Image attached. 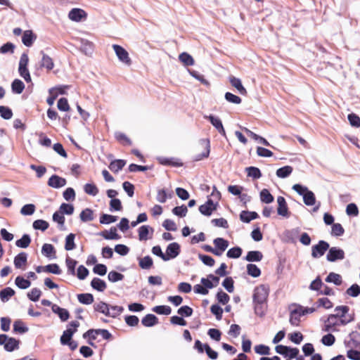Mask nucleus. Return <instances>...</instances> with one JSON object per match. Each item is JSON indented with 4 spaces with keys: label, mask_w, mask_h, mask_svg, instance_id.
I'll return each instance as SVG.
<instances>
[{
    "label": "nucleus",
    "mask_w": 360,
    "mask_h": 360,
    "mask_svg": "<svg viewBox=\"0 0 360 360\" xmlns=\"http://www.w3.org/2000/svg\"><path fill=\"white\" fill-rule=\"evenodd\" d=\"M15 46L12 42H6L0 47V53H13Z\"/></svg>",
    "instance_id": "obj_61"
},
{
    "label": "nucleus",
    "mask_w": 360,
    "mask_h": 360,
    "mask_svg": "<svg viewBox=\"0 0 360 360\" xmlns=\"http://www.w3.org/2000/svg\"><path fill=\"white\" fill-rule=\"evenodd\" d=\"M153 165H139L135 163H131L129 165L128 169L130 172H146L149 169H152Z\"/></svg>",
    "instance_id": "obj_43"
},
{
    "label": "nucleus",
    "mask_w": 360,
    "mask_h": 360,
    "mask_svg": "<svg viewBox=\"0 0 360 360\" xmlns=\"http://www.w3.org/2000/svg\"><path fill=\"white\" fill-rule=\"evenodd\" d=\"M112 49L117 56L118 59L123 63L130 65L131 60L129 56L128 52L120 45L113 44Z\"/></svg>",
    "instance_id": "obj_7"
},
{
    "label": "nucleus",
    "mask_w": 360,
    "mask_h": 360,
    "mask_svg": "<svg viewBox=\"0 0 360 360\" xmlns=\"http://www.w3.org/2000/svg\"><path fill=\"white\" fill-rule=\"evenodd\" d=\"M245 171L248 176L252 177L253 179H258L262 176L261 170L257 167L250 166L246 167Z\"/></svg>",
    "instance_id": "obj_39"
},
{
    "label": "nucleus",
    "mask_w": 360,
    "mask_h": 360,
    "mask_svg": "<svg viewBox=\"0 0 360 360\" xmlns=\"http://www.w3.org/2000/svg\"><path fill=\"white\" fill-rule=\"evenodd\" d=\"M260 200L263 203L269 204L274 202V197L270 193L267 188H264L260 191L259 193Z\"/></svg>",
    "instance_id": "obj_35"
},
{
    "label": "nucleus",
    "mask_w": 360,
    "mask_h": 360,
    "mask_svg": "<svg viewBox=\"0 0 360 360\" xmlns=\"http://www.w3.org/2000/svg\"><path fill=\"white\" fill-rule=\"evenodd\" d=\"M27 254L25 252L18 253L13 260L14 266L16 269H20L27 262Z\"/></svg>",
    "instance_id": "obj_23"
},
{
    "label": "nucleus",
    "mask_w": 360,
    "mask_h": 360,
    "mask_svg": "<svg viewBox=\"0 0 360 360\" xmlns=\"http://www.w3.org/2000/svg\"><path fill=\"white\" fill-rule=\"evenodd\" d=\"M93 43L88 40H82L80 50L86 55L91 54L93 52Z\"/></svg>",
    "instance_id": "obj_59"
},
{
    "label": "nucleus",
    "mask_w": 360,
    "mask_h": 360,
    "mask_svg": "<svg viewBox=\"0 0 360 360\" xmlns=\"http://www.w3.org/2000/svg\"><path fill=\"white\" fill-rule=\"evenodd\" d=\"M141 323L146 327H152L158 323V319L154 314H148L141 319Z\"/></svg>",
    "instance_id": "obj_28"
},
{
    "label": "nucleus",
    "mask_w": 360,
    "mask_h": 360,
    "mask_svg": "<svg viewBox=\"0 0 360 360\" xmlns=\"http://www.w3.org/2000/svg\"><path fill=\"white\" fill-rule=\"evenodd\" d=\"M172 212L174 215L181 218L186 215L188 212V208L185 205H182L181 206H176L174 207Z\"/></svg>",
    "instance_id": "obj_58"
},
{
    "label": "nucleus",
    "mask_w": 360,
    "mask_h": 360,
    "mask_svg": "<svg viewBox=\"0 0 360 360\" xmlns=\"http://www.w3.org/2000/svg\"><path fill=\"white\" fill-rule=\"evenodd\" d=\"M57 108L60 111H68L70 109V108L68 99L65 97L59 98L57 102Z\"/></svg>",
    "instance_id": "obj_62"
},
{
    "label": "nucleus",
    "mask_w": 360,
    "mask_h": 360,
    "mask_svg": "<svg viewBox=\"0 0 360 360\" xmlns=\"http://www.w3.org/2000/svg\"><path fill=\"white\" fill-rule=\"evenodd\" d=\"M139 265L142 269H149L153 265V260L149 255L139 258Z\"/></svg>",
    "instance_id": "obj_38"
},
{
    "label": "nucleus",
    "mask_w": 360,
    "mask_h": 360,
    "mask_svg": "<svg viewBox=\"0 0 360 360\" xmlns=\"http://www.w3.org/2000/svg\"><path fill=\"white\" fill-rule=\"evenodd\" d=\"M157 160L160 165L172 167H182L183 162L180 159L176 158L157 157Z\"/></svg>",
    "instance_id": "obj_13"
},
{
    "label": "nucleus",
    "mask_w": 360,
    "mask_h": 360,
    "mask_svg": "<svg viewBox=\"0 0 360 360\" xmlns=\"http://www.w3.org/2000/svg\"><path fill=\"white\" fill-rule=\"evenodd\" d=\"M198 210L204 216L210 217L212 215V212L211 210V207L210 205L208 198L207 199V201L204 204L199 206Z\"/></svg>",
    "instance_id": "obj_60"
},
{
    "label": "nucleus",
    "mask_w": 360,
    "mask_h": 360,
    "mask_svg": "<svg viewBox=\"0 0 360 360\" xmlns=\"http://www.w3.org/2000/svg\"><path fill=\"white\" fill-rule=\"evenodd\" d=\"M200 144L204 148L202 153L193 156V161L198 162L205 158H207L210 153V141L209 139H202L200 140Z\"/></svg>",
    "instance_id": "obj_6"
},
{
    "label": "nucleus",
    "mask_w": 360,
    "mask_h": 360,
    "mask_svg": "<svg viewBox=\"0 0 360 360\" xmlns=\"http://www.w3.org/2000/svg\"><path fill=\"white\" fill-rule=\"evenodd\" d=\"M351 322V319L340 320L335 314H330L328 316L327 320L324 323V331H336V326L340 325H347Z\"/></svg>",
    "instance_id": "obj_1"
},
{
    "label": "nucleus",
    "mask_w": 360,
    "mask_h": 360,
    "mask_svg": "<svg viewBox=\"0 0 360 360\" xmlns=\"http://www.w3.org/2000/svg\"><path fill=\"white\" fill-rule=\"evenodd\" d=\"M268 294H253V300L256 303L255 311L257 313L258 305L264 304L267 300Z\"/></svg>",
    "instance_id": "obj_49"
},
{
    "label": "nucleus",
    "mask_w": 360,
    "mask_h": 360,
    "mask_svg": "<svg viewBox=\"0 0 360 360\" xmlns=\"http://www.w3.org/2000/svg\"><path fill=\"white\" fill-rule=\"evenodd\" d=\"M179 60L181 63H182L185 66H191L194 65L195 60L191 55L188 53L187 52H183L179 54Z\"/></svg>",
    "instance_id": "obj_36"
},
{
    "label": "nucleus",
    "mask_w": 360,
    "mask_h": 360,
    "mask_svg": "<svg viewBox=\"0 0 360 360\" xmlns=\"http://www.w3.org/2000/svg\"><path fill=\"white\" fill-rule=\"evenodd\" d=\"M77 277L79 280H84L89 274V269L84 265L81 264L78 266L77 270Z\"/></svg>",
    "instance_id": "obj_63"
},
{
    "label": "nucleus",
    "mask_w": 360,
    "mask_h": 360,
    "mask_svg": "<svg viewBox=\"0 0 360 360\" xmlns=\"http://www.w3.org/2000/svg\"><path fill=\"white\" fill-rule=\"evenodd\" d=\"M348 121L351 126L358 128L360 127V117L358 115L352 112L347 115Z\"/></svg>",
    "instance_id": "obj_64"
},
{
    "label": "nucleus",
    "mask_w": 360,
    "mask_h": 360,
    "mask_svg": "<svg viewBox=\"0 0 360 360\" xmlns=\"http://www.w3.org/2000/svg\"><path fill=\"white\" fill-rule=\"evenodd\" d=\"M126 160L117 159L110 162L109 169L114 173H117L123 169L126 165Z\"/></svg>",
    "instance_id": "obj_25"
},
{
    "label": "nucleus",
    "mask_w": 360,
    "mask_h": 360,
    "mask_svg": "<svg viewBox=\"0 0 360 360\" xmlns=\"http://www.w3.org/2000/svg\"><path fill=\"white\" fill-rule=\"evenodd\" d=\"M13 115V111L9 107L0 105V116L1 118L4 120H10L12 118Z\"/></svg>",
    "instance_id": "obj_57"
},
{
    "label": "nucleus",
    "mask_w": 360,
    "mask_h": 360,
    "mask_svg": "<svg viewBox=\"0 0 360 360\" xmlns=\"http://www.w3.org/2000/svg\"><path fill=\"white\" fill-rule=\"evenodd\" d=\"M349 310V307L347 306H338L335 309L336 311L335 315L340 319H351V322L354 320V316L351 314H347Z\"/></svg>",
    "instance_id": "obj_17"
},
{
    "label": "nucleus",
    "mask_w": 360,
    "mask_h": 360,
    "mask_svg": "<svg viewBox=\"0 0 360 360\" xmlns=\"http://www.w3.org/2000/svg\"><path fill=\"white\" fill-rule=\"evenodd\" d=\"M15 284L18 288L25 290L31 285V282L22 276H18L15 279Z\"/></svg>",
    "instance_id": "obj_32"
},
{
    "label": "nucleus",
    "mask_w": 360,
    "mask_h": 360,
    "mask_svg": "<svg viewBox=\"0 0 360 360\" xmlns=\"http://www.w3.org/2000/svg\"><path fill=\"white\" fill-rule=\"evenodd\" d=\"M300 228H295L290 230H286L284 232V236L286 238L287 242L295 243H296L299 235L300 233Z\"/></svg>",
    "instance_id": "obj_20"
},
{
    "label": "nucleus",
    "mask_w": 360,
    "mask_h": 360,
    "mask_svg": "<svg viewBox=\"0 0 360 360\" xmlns=\"http://www.w3.org/2000/svg\"><path fill=\"white\" fill-rule=\"evenodd\" d=\"M247 273L253 278H257L261 275V270L256 264H248L247 265Z\"/></svg>",
    "instance_id": "obj_46"
},
{
    "label": "nucleus",
    "mask_w": 360,
    "mask_h": 360,
    "mask_svg": "<svg viewBox=\"0 0 360 360\" xmlns=\"http://www.w3.org/2000/svg\"><path fill=\"white\" fill-rule=\"evenodd\" d=\"M204 117L210 121L212 125L221 136L226 137V131L224 128L222 122L219 117L212 114L210 115H205Z\"/></svg>",
    "instance_id": "obj_9"
},
{
    "label": "nucleus",
    "mask_w": 360,
    "mask_h": 360,
    "mask_svg": "<svg viewBox=\"0 0 360 360\" xmlns=\"http://www.w3.org/2000/svg\"><path fill=\"white\" fill-rule=\"evenodd\" d=\"M329 243L323 240H320L317 244L311 247V257L314 259L323 256L329 249Z\"/></svg>",
    "instance_id": "obj_2"
},
{
    "label": "nucleus",
    "mask_w": 360,
    "mask_h": 360,
    "mask_svg": "<svg viewBox=\"0 0 360 360\" xmlns=\"http://www.w3.org/2000/svg\"><path fill=\"white\" fill-rule=\"evenodd\" d=\"M31 237L29 234L25 233L22 236L15 241V245L20 248H27L31 243Z\"/></svg>",
    "instance_id": "obj_37"
},
{
    "label": "nucleus",
    "mask_w": 360,
    "mask_h": 360,
    "mask_svg": "<svg viewBox=\"0 0 360 360\" xmlns=\"http://www.w3.org/2000/svg\"><path fill=\"white\" fill-rule=\"evenodd\" d=\"M345 233V229L341 224L335 223L331 227V235L336 237L342 236Z\"/></svg>",
    "instance_id": "obj_53"
},
{
    "label": "nucleus",
    "mask_w": 360,
    "mask_h": 360,
    "mask_svg": "<svg viewBox=\"0 0 360 360\" xmlns=\"http://www.w3.org/2000/svg\"><path fill=\"white\" fill-rule=\"evenodd\" d=\"M224 98L227 102L233 104L238 105L242 102L240 97L229 91L225 93Z\"/></svg>",
    "instance_id": "obj_51"
},
{
    "label": "nucleus",
    "mask_w": 360,
    "mask_h": 360,
    "mask_svg": "<svg viewBox=\"0 0 360 360\" xmlns=\"http://www.w3.org/2000/svg\"><path fill=\"white\" fill-rule=\"evenodd\" d=\"M36 207L34 204H26L20 209V214L24 216H30L35 212Z\"/></svg>",
    "instance_id": "obj_56"
},
{
    "label": "nucleus",
    "mask_w": 360,
    "mask_h": 360,
    "mask_svg": "<svg viewBox=\"0 0 360 360\" xmlns=\"http://www.w3.org/2000/svg\"><path fill=\"white\" fill-rule=\"evenodd\" d=\"M214 245L215 255L221 256L229 247V243L224 238H216L213 240Z\"/></svg>",
    "instance_id": "obj_10"
},
{
    "label": "nucleus",
    "mask_w": 360,
    "mask_h": 360,
    "mask_svg": "<svg viewBox=\"0 0 360 360\" xmlns=\"http://www.w3.org/2000/svg\"><path fill=\"white\" fill-rule=\"evenodd\" d=\"M240 219L242 222L248 224L251 221L257 219L259 217L255 211L243 210L240 213Z\"/></svg>",
    "instance_id": "obj_15"
},
{
    "label": "nucleus",
    "mask_w": 360,
    "mask_h": 360,
    "mask_svg": "<svg viewBox=\"0 0 360 360\" xmlns=\"http://www.w3.org/2000/svg\"><path fill=\"white\" fill-rule=\"evenodd\" d=\"M53 312L58 314L62 321H67L70 317L68 311L65 309L61 308L57 304H53L51 307Z\"/></svg>",
    "instance_id": "obj_26"
},
{
    "label": "nucleus",
    "mask_w": 360,
    "mask_h": 360,
    "mask_svg": "<svg viewBox=\"0 0 360 360\" xmlns=\"http://www.w3.org/2000/svg\"><path fill=\"white\" fill-rule=\"evenodd\" d=\"M242 253H243L242 248L239 246H235V247L230 248L227 251L226 256H227V257L231 258V259H238L242 255Z\"/></svg>",
    "instance_id": "obj_41"
},
{
    "label": "nucleus",
    "mask_w": 360,
    "mask_h": 360,
    "mask_svg": "<svg viewBox=\"0 0 360 360\" xmlns=\"http://www.w3.org/2000/svg\"><path fill=\"white\" fill-rule=\"evenodd\" d=\"M138 233L139 240H147L152 237L154 229L149 225H142L139 228Z\"/></svg>",
    "instance_id": "obj_12"
},
{
    "label": "nucleus",
    "mask_w": 360,
    "mask_h": 360,
    "mask_svg": "<svg viewBox=\"0 0 360 360\" xmlns=\"http://www.w3.org/2000/svg\"><path fill=\"white\" fill-rule=\"evenodd\" d=\"M36 39L37 36L32 30H26L22 34V42L25 46L30 47L32 46Z\"/></svg>",
    "instance_id": "obj_21"
},
{
    "label": "nucleus",
    "mask_w": 360,
    "mask_h": 360,
    "mask_svg": "<svg viewBox=\"0 0 360 360\" xmlns=\"http://www.w3.org/2000/svg\"><path fill=\"white\" fill-rule=\"evenodd\" d=\"M86 13L82 8H72L69 13L68 18L75 22H80L83 18H86Z\"/></svg>",
    "instance_id": "obj_14"
},
{
    "label": "nucleus",
    "mask_w": 360,
    "mask_h": 360,
    "mask_svg": "<svg viewBox=\"0 0 360 360\" xmlns=\"http://www.w3.org/2000/svg\"><path fill=\"white\" fill-rule=\"evenodd\" d=\"M345 257V252L338 247H332L328 250L326 259L330 262H335L338 260H342Z\"/></svg>",
    "instance_id": "obj_3"
},
{
    "label": "nucleus",
    "mask_w": 360,
    "mask_h": 360,
    "mask_svg": "<svg viewBox=\"0 0 360 360\" xmlns=\"http://www.w3.org/2000/svg\"><path fill=\"white\" fill-rule=\"evenodd\" d=\"M79 218L83 222L93 221L94 219V210L91 208H85L80 212Z\"/></svg>",
    "instance_id": "obj_33"
},
{
    "label": "nucleus",
    "mask_w": 360,
    "mask_h": 360,
    "mask_svg": "<svg viewBox=\"0 0 360 360\" xmlns=\"http://www.w3.org/2000/svg\"><path fill=\"white\" fill-rule=\"evenodd\" d=\"M152 311L158 314L169 315L172 312V309L167 305H158L153 307Z\"/></svg>",
    "instance_id": "obj_48"
},
{
    "label": "nucleus",
    "mask_w": 360,
    "mask_h": 360,
    "mask_svg": "<svg viewBox=\"0 0 360 360\" xmlns=\"http://www.w3.org/2000/svg\"><path fill=\"white\" fill-rule=\"evenodd\" d=\"M181 252V246L176 242L169 243L166 248L165 251V262L176 258Z\"/></svg>",
    "instance_id": "obj_5"
},
{
    "label": "nucleus",
    "mask_w": 360,
    "mask_h": 360,
    "mask_svg": "<svg viewBox=\"0 0 360 360\" xmlns=\"http://www.w3.org/2000/svg\"><path fill=\"white\" fill-rule=\"evenodd\" d=\"M304 203L307 206L314 205L316 203V197L314 193L309 190L303 196Z\"/></svg>",
    "instance_id": "obj_44"
},
{
    "label": "nucleus",
    "mask_w": 360,
    "mask_h": 360,
    "mask_svg": "<svg viewBox=\"0 0 360 360\" xmlns=\"http://www.w3.org/2000/svg\"><path fill=\"white\" fill-rule=\"evenodd\" d=\"M325 281L327 283H333L336 285H340L342 283V276L334 272L329 273Z\"/></svg>",
    "instance_id": "obj_40"
},
{
    "label": "nucleus",
    "mask_w": 360,
    "mask_h": 360,
    "mask_svg": "<svg viewBox=\"0 0 360 360\" xmlns=\"http://www.w3.org/2000/svg\"><path fill=\"white\" fill-rule=\"evenodd\" d=\"M56 251L53 245L49 244V243H44L42 245L41 254L44 256L46 257L49 259L56 258Z\"/></svg>",
    "instance_id": "obj_24"
},
{
    "label": "nucleus",
    "mask_w": 360,
    "mask_h": 360,
    "mask_svg": "<svg viewBox=\"0 0 360 360\" xmlns=\"http://www.w3.org/2000/svg\"><path fill=\"white\" fill-rule=\"evenodd\" d=\"M40 54L42 57L40 61L39 68H45L48 71L53 70L54 68V63L53 59L49 56L46 54L44 51H41Z\"/></svg>",
    "instance_id": "obj_16"
},
{
    "label": "nucleus",
    "mask_w": 360,
    "mask_h": 360,
    "mask_svg": "<svg viewBox=\"0 0 360 360\" xmlns=\"http://www.w3.org/2000/svg\"><path fill=\"white\" fill-rule=\"evenodd\" d=\"M277 214L285 218H288L290 216V212L289 211L288 204L284 197L278 196L277 198Z\"/></svg>",
    "instance_id": "obj_8"
},
{
    "label": "nucleus",
    "mask_w": 360,
    "mask_h": 360,
    "mask_svg": "<svg viewBox=\"0 0 360 360\" xmlns=\"http://www.w3.org/2000/svg\"><path fill=\"white\" fill-rule=\"evenodd\" d=\"M75 234L70 233L65 237V250L70 251L76 248V244L75 243Z\"/></svg>",
    "instance_id": "obj_34"
},
{
    "label": "nucleus",
    "mask_w": 360,
    "mask_h": 360,
    "mask_svg": "<svg viewBox=\"0 0 360 360\" xmlns=\"http://www.w3.org/2000/svg\"><path fill=\"white\" fill-rule=\"evenodd\" d=\"M303 316L302 307H298L290 312V323L291 325L297 326L300 322V317Z\"/></svg>",
    "instance_id": "obj_18"
},
{
    "label": "nucleus",
    "mask_w": 360,
    "mask_h": 360,
    "mask_svg": "<svg viewBox=\"0 0 360 360\" xmlns=\"http://www.w3.org/2000/svg\"><path fill=\"white\" fill-rule=\"evenodd\" d=\"M33 229L45 231L49 226V222L44 219H37L32 224Z\"/></svg>",
    "instance_id": "obj_50"
},
{
    "label": "nucleus",
    "mask_w": 360,
    "mask_h": 360,
    "mask_svg": "<svg viewBox=\"0 0 360 360\" xmlns=\"http://www.w3.org/2000/svg\"><path fill=\"white\" fill-rule=\"evenodd\" d=\"M46 272L53 274L55 275H60L62 274V270L60 268L59 265L56 263H51L46 265Z\"/></svg>",
    "instance_id": "obj_55"
},
{
    "label": "nucleus",
    "mask_w": 360,
    "mask_h": 360,
    "mask_svg": "<svg viewBox=\"0 0 360 360\" xmlns=\"http://www.w3.org/2000/svg\"><path fill=\"white\" fill-rule=\"evenodd\" d=\"M25 87V84L19 79H15L11 83V90L13 94H20Z\"/></svg>",
    "instance_id": "obj_31"
},
{
    "label": "nucleus",
    "mask_w": 360,
    "mask_h": 360,
    "mask_svg": "<svg viewBox=\"0 0 360 360\" xmlns=\"http://www.w3.org/2000/svg\"><path fill=\"white\" fill-rule=\"evenodd\" d=\"M117 220V217L108 214H102L100 217L99 221L102 224H110L115 222Z\"/></svg>",
    "instance_id": "obj_54"
},
{
    "label": "nucleus",
    "mask_w": 360,
    "mask_h": 360,
    "mask_svg": "<svg viewBox=\"0 0 360 360\" xmlns=\"http://www.w3.org/2000/svg\"><path fill=\"white\" fill-rule=\"evenodd\" d=\"M65 217L60 211H56L53 214V221L58 223L60 230H65Z\"/></svg>",
    "instance_id": "obj_42"
},
{
    "label": "nucleus",
    "mask_w": 360,
    "mask_h": 360,
    "mask_svg": "<svg viewBox=\"0 0 360 360\" xmlns=\"http://www.w3.org/2000/svg\"><path fill=\"white\" fill-rule=\"evenodd\" d=\"M229 82L236 89L238 92L243 96H246L248 91L243 86L240 79L237 78L234 76L229 77Z\"/></svg>",
    "instance_id": "obj_19"
},
{
    "label": "nucleus",
    "mask_w": 360,
    "mask_h": 360,
    "mask_svg": "<svg viewBox=\"0 0 360 360\" xmlns=\"http://www.w3.org/2000/svg\"><path fill=\"white\" fill-rule=\"evenodd\" d=\"M66 266L68 268V274L75 276V267L77 262L69 257H67L65 259Z\"/></svg>",
    "instance_id": "obj_52"
},
{
    "label": "nucleus",
    "mask_w": 360,
    "mask_h": 360,
    "mask_svg": "<svg viewBox=\"0 0 360 360\" xmlns=\"http://www.w3.org/2000/svg\"><path fill=\"white\" fill-rule=\"evenodd\" d=\"M91 286L98 292H103L106 288V283L105 281L95 277L91 281Z\"/></svg>",
    "instance_id": "obj_27"
},
{
    "label": "nucleus",
    "mask_w": 360,
    "mask_h": 360,
    "mask_svg": "<svg viewBox=\"0 0 360 360\" xmlns=\"http://www.w3.org/2000/svg\"><path fill=\"white\" fill-rule=\"evenodd\" d=\"M84 191L86 194L91 196H96L99 192L98 187L94 183L86 184L84 186Z\"/></svg>",
    "instance_id": "obj_45"
},
{
    "label": "nucleus",
    "mask_w": 360,
    "mask_h": 360,
    "mask_svg": "<svg viewBox=\"0 0 360 360\" xmlns=\"http://www.w3.org/2000/svg\"><path fill=\"white\" fill-rule=\"evenodd\" d=\"M220 278L214 274H209L206 278H202L200 283H202L206 292H209L210 289L217 287L219 283Z\"/></svg>",
    "instance_id": "obj_4"
},
{
    "label": "nucleus",
    "mask_w": 360,
    "mask_h": 360,
    "mask_svg": "<svg viewBox=\"0 0 360 360\" xmlns=\"http://www.w3.org/2000/svg\"><path fill=\"white\" fill-rule=\"evenodd\" d=\"M19 341L13 338H8L4 345V349L8 352H13L18 348Z\"/></svg>",
    "instance_id": "obj_47"
},
{
    "label": "nucleus",
    "mask_w": 360,
    "mask_h": 360,
    "mask_svg": "<svg viewBox=\"0 0 360 360\" xmlns=\"http://www.w3.org/2000/svg\"><path fill=\"white\" fill-rule=\"evenodd\" d=\"M263 258V254L259 250H251L248 252L244 259L249 262H260Z\"/></svg>",
    "instance_id": "obj_22"
},
{
    "label": "nucleus",
    "mask_w": 360,
    "mask_h": 360,
    "mask_svg": "<svg viewBox=\"0 0 360 360\" xmlns=\"http://www.w3.org/2000/svg\"><path fill=\"white\" fill-rule=\"evenodd\" d=\"M173 196L174 193L172 191L167 193L165 188L158 189L156 200L160 203H165L167 198H172Z\"/></svg>",
    "instance_id": "obj_29"
},
{
    "label": "nucleus",
    "mask_w": 360,
    "mask_h": 360,
    "mask_svg": "<svg viewBox=\"0 0 360 360\" xmlns=\"http://www.w3.org/2000/svg\"><path fill=\"white\" fill-rule=\"evenodd\" d=\"M67 181L65 178L61 177L57 174H53L48 180L47 184L49 186L53 188H60L65 186Z\"/></svg>",
    "instance_id": "obj_11"
},
{
    "label": "nucleus",
    "mask_w": 360,
    "mask_h": 360,
    "mask_svg": "<svg viewBox=\"0 0 360 360\" xmlns=\"http://www.w3.org/2000/svg\"><path fill=\"white\" fill-rule=\"evenodd\" d=\"M292 167L286 165L278 168L276 172V174L278 178L285 179L289 176L292 174Z\"/></svg>",
    "instance_id": "obj_30"
}]
</instances>
